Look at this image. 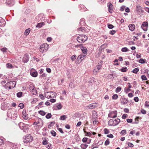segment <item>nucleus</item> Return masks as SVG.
Wrapping results in <instances>:
<instances>
[{"label": "nucleus", "instance_id": "obj_9", "mask_svg": "<svg viewBox=\"0 0 149 149\" xmlns=\"http://www.w3.org/2000/svg\"><path fill=\"white\" fill-rule=\"evenodd\" d=\"M96 104L95 103H92L89 104L88 106L86 107V109H91L95 108L96 107Z\"/></svg>", "mask_w": 149, "mask_h": 149}, {"label": "nucleus", "instance_id": "obj_46", "mask_svg": "<svg viewBox=\"0 0 149 149\" xmlns=\"http://www.w3.org/2000/svg\"><path fill=\"white\" fill-rule=\"evenodd\" d=\"M2 51L3 53H4L5 52H6L7 51V49L6 48H1L0 49Z\"/></svg>", "mask_w": 149, "mask_h": 149}, {"label": "nucleus", "instance_id": "obj_42", "mask_svg": "<svg viewBox=\"0 0 149 149\" xmlns=\"http://www.w3.org/2000/svg\"><path fill=\"white\" fill-rule=\"evenodd\" d=\"M128 51V49L126 47H124L121 49V51L123 52H127Z\"/></svg>", "mask_w": 149, "mask_h": 149}, {"label": "nucleus", "instance_id": "obj_3", "mask_svg": "<svg viewBox=\"0 0 149 149\" xmlns=\"http://www.w3.org/2000/svg\"><path fill=\"white\" fill-rule=\"evenodd\" d=\"M113 114H114V115L113 116L114 118L112 119V125L115 126L118 124L120 122V120L118 118H114L117 116V113L116 111H113V113H112Z\"/></svg>", "mask_w": 149, "mask_h": 149}, {"label": "nucleus", "instance_id": "obj_13", "mask_svg": "<svg viewBox=\"0 0 149 149\" xmlns=\"http://www.w3.org/2000/svg\"><path fill=\"white\" fill-rule=\"evenodd\" d=\"M30 73L31 76L34 77H36L38 75V72L35 70H31L30 72Z\"/></svg>", "mask_w": 149, "mask_h": 149}, {"label": "nucleus", "instance_id": "obj_24", "mask_svg": "<svg viewBox=\"0 0 149 149\" xmlns=\"http://www.w3.org/2000/svg\"><path fill=\"white\" fill-rule=\"evenodd\" d=\"M56 107L58 110L61 109L62 107V106L60 103H58L56 104Z\"/></svg>", "mask_w": 149, "mask_h": 149}, {"label": "nucleus", "instance_id": "obj_60", "mask_svg": "<svg viewBox=\"0 0 149 149\" xmlns=\"http://www.w3.org/2000/svg\"><path fill=\"white\" fill-rule=\"evenodd\" d=\"M50 101L52 103H54L56 102V100L55 99H52L50 100Z\"/></svg>", "mask_w": 149, "mask_h": 149}, {"label": "nucleus", "instance_id": "obj_41", "mask_svg": "<svg viewBox=\"0 0 149 149\" xmlns=\"http://www.w3.org/2000/svg\"><path fill=\"white\" fill-rule=\"evenodd\" d=\"M121 89V88L120 87H118L116 90V92L117 93H118L120 92Z\"/></svg>", "mask_w": 149, "mask_h": 149}, {"label": "nucleus", "instance_id": "obj_34", "mask_svg": "<svg viewBox=\"0 0 149 149\" xmlns=\"http://www.w3.org/2000/svg\"><path fill=\"white\" fill-rule=\"evenodd\" d=\"M55 122H54V121L51 122L50 123V124H49L48 126V128H50L52 126L54 125L55 124Z\"/></svg>", "mask_w": 149, "mask_h": 149}, {"label": "nucleus", "instance_id": "obj_51", "mask_svg": "<svg viewBox=\"0 0 149 149\" xmlns=\"http://www.w3.org/2000/svg\"><path fill=\"white\" fill-rule=\"evenodd\" d=\"M109 140L108 139H107L105 141V145L106 146H107L109 145Z\"/></svg>", "mask_w": 149, "mask_h": 149}, {"label": "nucleus", "instance_id": "obj_14", "mask_svg": "<svg viewBox=\"0 0 149 149\" xmlns=\"http://www.w3.org/2000/svg\"><path fill=\"white\" fill-rule=\"evenodd\" d=\"M128 27L130 30L132 31H134L135 29V25L134 24H130L129 25Z\"/></svg>", "mask_w": 149, "mask_h": 149}, {"label": "nucleus", "instance_id": "obj_39", "mask_svg": "<svg viewBox=\"0 0 149 149\" xmlns=\"http://www.w3.org/2000/svg\"><path fill=\"white\" fill-rule=\"evenodd\" d=\"M131 90L127 87H126L125 88V92L127 93L130 91Z\"/></svg>", "mask_w": 149, "mask_h": 149}, {"label": "nucleus", "instance_id": "obj_25", "mask_svg": "<svg viewBox=\"0 0 149 149\" xmlns=\"http://www.w3.org/2000/svg\"><path fill=\"white\" fill-rule=\"evenodd\" d=\"M67 118V117L65 115H63L62 116H61L60 118V120H65L66 118Z\"/></svg>", "mask_w": 149, "mask_h": 149}, {"label": "nucleus", "instance_id": "obj_50", "mask_svg": "<svg viewBox=\"0 0 149 149\" xmlns=\"http://www.w3.org/2000/svg\"><path fill=\"white\" fill-rule=\"evenodd\" d=\"M141 78L143 80H146L147 79L145 75H142Z\"/></svg>", "mask_w": 149, "mask_h": 149}, {"label": "nucleus", "instance_id": "obj_56", "mask_svg": "<svg viewBox=\"0 0 149 149\" xmlns=\"http://www.w3.org/2000/svg\"><path fill=\"white\" fill-rule=\"evenodd\" d=\"M127 144L128 146L131 147H133L134 146L133 144L130 143L128 142L127 143Z\"/></svg>", "mask_w": 149, "mask_h": 149}, {"label": "nucleus", "instance_id": "obj_30", "mask_svg": "<svg viewBox=\"0 0 149 149\" xmlns=\"http://www.w3.org/2000/svg\"><path fill=\"white\" fill-rule=\"evenodd\" d=\"M24 125V124L22 123H20L19 124V126L20 128L24 130V127H23Z\"/></svg>", "mask_w": 149, "mask_h": 149}, {"label": "nucleus", "instance_id": "obj_55", "mask_svg": "<svg viewBox=\"0 0 149 149\" xmlns=\"http://www.w3.org/2000/svg\"><path fill=\"white\" fill-rule=\"evenodd\" d=\"M127 117V115L126 114H124L122 116V118L123 119L126 118Z\"/></svg>", "mask_w": 149, "mask_h": 149}, {"label": "nucleus", "instance_id": "obj_18", "mask_svg": "<svg viewBox=\"0 0 149 149\" xmlns=\"http://www.w3.org/2000/svg\"><path fill=\"white\" fill-rule=\"evenodd\" d=\"M141 7L139 5H137L136 6V10L138 12H140L141 11Z\"/></svg>", "mask_w": 149, "mask_h": 149}, {"label": "nucleus", "instance_id": "obj_45", "mask_svg": "<svg viewBox=\"0 0 149 149\" xmlns=\"http://www.w3.org/2000/svg\"><path fill=\"white\" fill-rule=\"evenodd\" d=\"M39 113L40 115H41L43 116L45 115V114H46V113L44 112V111H39Z\"/></svg>", "mask_w": 149, "mask_h": 149}, {"label": "nucleus", "instance_id": "obj_16", "mask_svg": "<svg viewBox=\"0 0 149 149\" xmlns=\"http://www.w3.org/2000/svg\"><path fill=\"white\" fill-rule=\"evenodd\" d=\"M5 3L7 5H8L10 6H11L14 4L13 2L11 1L10 0H6Z\"/></svg>", "mask_w": 149, "mask_h": 149}, {"label": "nucleus", "instance_id": "obj_29", "mask_svg": "<svg viewBox=\"0 0 149 149\" xmlns=\"http://www.w3.org/2000/svg\"><path fill=\"white\" fill-rule=\"evenodd\" d=\"M139 62L141 63H143L146 62V60L143 58H141L139 60Z\"/></svg>", "mask_w": 149, "mask_h": 149}, {"label": "nucleus", "instance_id": "obj_15", "mask_svg": "<svg viewBox=\"0 0 149 149\" xmlns=\"http://www.w3.org/2000/svg\"><path fill=\"white\" fill-rule=\"evenodd\" d=\"M22 117L25 119H27L28 118V115L26 113V111L25 110H23L22 113Z\"/></svg>", "mask_w": 149, "mask_h": 149}, {"label": "nucleus", "instance_id": "obj_37", "mask_svg": "<svg viewBox=\"0 0 149 149\" xmlns=\"http://www.w3.org/2000/svg\"><path fill=\"white\" fill-rule=\"evenodd\" d=\"M0 26H3L4 23L3 24L2 22H4V20L2 18H0Z\"/></svg>", "mask_w": 149, "mask_h": 149}, {"label": "nucleus", "instance_id": "obj_49", "mask_svg": "<svg viewBox=\"0 0 149 149\" xmlns=\"http://www.w3.org/2000/svg\"><path fill=\"white\" fill-rule=\"evenodd\" d=\"M76 55H73L71 56V58L72 61H73L76 59Z\"/></svg>", "mask_w": 149, "mask_h": 149}, {"label": "nucleus", "instance_id": "obj_64", "mask_svg": "<svg viewBox=\"0 0 149 149\" xmlns=\"http://www.w3.org/2000/svg\"><path fill=\"white\" fill-rule=\"evenodd\" d=\"M145 11L149 13V8L146 7L144 8Z\"/></svg>", "mask_w": 149, "mask_h": 149}, {"label": "nucleus", "instance_id": "obj_23", "mask_svg": "<svg viewBox=\"0 0 149 149\" xmlns=\"http://www.w3.org/2000/svg\"><path fill=\"white\" fill-rule=\"evenodd\" d=\"M30 32V29H27L24 32V34L26 36H27L29 35Z\"/></svg>", "mask_w": 149, "mask_h": 149}, {"label": "nucleus", "instance_id": "obj_48", "mask_svg": "<svg viewBox=\"0 0 149 149\" xmlns=\"http://www.w3.org/2000/svg\"><path fill=\"white\" fill-rule=\"evenodd\" d=\"M51 133L52 135L54 136H55L56 135V132L53 130L51 132Z\"/></svg>", "mask_w": 149, "mask_h": 149}, {"label": "nucleus", "instance_id": "obj_57", "mask_svg": "<svg viewBox=\"0 0 149 149\" xmlns=\"http://www.w3.org/2000/svg\"><path fill=\"white\" fill-rule=\"evenodd\" d=\"M145 107H148L149 106V101H146L145 102Z\"/></svg>", "mask_w": 149, "mask_h": 149}, {"label": "nucleus", "instance_id": "obj_7", "mask_svg": "<svg viewBox=\"0 0 149 149\" xmlns=\"http://www.w3.org/2000/svg\"><path fill=\"white\" fill-rule=\"evenodd\" d=\"M37 127H38L40 128L43 125V121L41 119H38L37 121Z\"/></svg>", "mask_w": 149, "mask_h": 149}, {"label": "nucleus", "instance_id": "obj_17", "mask_svg": "<svg viewBox=\"0 0 149 149\" xmlns=\"http://www.w3.org/2000/svg\"><path fill=\"white\" fill-rule=\"evenodd\" d=\"M49 48V47L48 45L47 44H44L43 45H42L40 47V49H43V48H46L48 49Z\"/></svg>", "mask_w": 149, "mask_h": 149}, {"label": "nucleus", "instance_id": "obj_43", "mask_svg": "<svg viewBox=\"0 0 149 149\" xmlns=\"http://www.w3.org/2000/svg\"><path fill=\"white\" fill-rule=\"evenodd\" d=\"M69 86L71 88H74L75 87V86L72 83H70L69 84Z\"/></svg>", "mask_w": 149, "mask_h": 149}, {"label": "nucleus", "instance_id": "obj_1", "mask_svg": "<svg viewBox=\"0 0 149 149\" xmlns=\"http://www.w3.org/2000/svg\"><path fill=\"white\" fill-rule=\"evenodd\" d=\"M87 40V36L84 35H79L77 37V40L78 42L80 43L84 42Z\"/></svg>", "mask_w": 149, "mask_h": 149}, {"label": "nucleus", "instance_id": "obj_63", "mask_svg": "<svg viewBox=\"0 0 149 149\" xmlns=\"http://www.w3.org/2000/svg\"><path fill=\"white\" fill-rule=\"evenodd\" d=\"M58 131L62 134L64 133V132L62 130V129L61 128H58Z\"/></svg>", "mask_w": 149, "mask_h": 149}, {"label": "nucleus", "instance_id": "obj_54", "mask_svg": "<svg viewBox=\"0 0 149 149\" xmlns=\"http://www.w3.org/2000/svg\"><path fill=\"white\" fill-rule=\"evenodd\" d=\"M87 139L88 138H87L84 137L82 139V141L83 142L85 143L87 141Z\"/></svg>", "mask_w": 149, "mask_h": 149}, {"label": "nucleus", "instance_id": "obj_21", "mask_svg": "<svg viewBox=\"0 0 149 149\" xmlns=\"http://www.w3.org/2000/svg\"><path fill=\"white\" fill-rule=\"evenodd\" d=\"M88 145L87 144H82L80 146L82 149H85L88 147Z\"/></svg>", "mask_w": 149, "mask_h": 149}, {"label": "nucleus", "instance_id": "obj_20", "mask_svg": "<svg viewBox=\"0 0 149 149\" xmlns=\"http://www.w3.org/2000/svg\"><path fill=\"white\" fill-rule=\"evenodd\" d=\"M30 91L33 95H36L37 93V91L35 88L32 89V90H30Z\"/></svg>", "mask_w": 149, "mask_h": 149}, {"label": "nucleus", "instance_id": "obj_58", "mask_svg": "<svg viewBox=\"0 0 149 149\" xmlns=\"http://www.w3.org/2000/svg\"><path fill=\"white\" fill-rule=\"evenodd\" d=\"M43 15L42 14H40L38 15V19H39L40 20H41L42 21V20H43V19H41V18H40V17H43Z\"/></svg>", "mask_w": 149, "mask_h": 149}, {"label": "nucleus", "instance_id": "obj_22", "mask_svg": "<svg viewBox=\"0 0 149 149\" xmlns=\"http://www.w3.org/2000/svg\"><path fill=\"white\" fill-rule=\"evenodd\" d=\"M83 130L84 131V132L86 133V136H89L90 137L92 135V132H87L84 129H83Z\"/></svg>", "mask_w": 149, "mask_h": 149}, {"label": "nucleus", "instance_id": "obj_11", "mask_svg": "<svg viewBox=\"0 0 149 149\" xmlns=\"http://www.w3.org/2000/svg\"><path fill=\"white\" fill-rule=\"evenodd\" d=\"M16 84V83L15 81H10L6 84V86H8V85L12 86V88H14Z\"/></svg>", "mask_w": 149, "mask_h": 149}, {"label": "nucleus", "instance_id": "obj_33", "mask_svg": "<svg viewBox=\"0 0 149 149\" xmlns=\"http://www.w3.org/2000/svg\"><path fill=\"white\" fill-rule=\"evenodd\" d=\"M22 94V92H19L17 94V96L18 97H21Z\"/></svg>", "mask_w": 149, "mask_h": 149}, {"label": "nucleus", "instance_id": "obj_59", "mask_svg": "<svg viewBox=\"0 0 149 149\" xmlns=\"http://www.w3.org/2000/svg\"><path fill=\"white\" fill-rule=\"evenodd\" d=\"M46 71L49 73H50L51 72V70L49 68H46Z\"/></svg>", "mask_w": 149, "mask_h": 149}, {"label": "nucleus", "instance_id": "obj_10", "mask_svg": "<svg viewBox=\"0 0 149 149\" xmlns=\"http://www.w3.org/2000/svg\"><path fill=\"white\" fill-rule=\"evenodd\" d=\"M29 56L27 54H25L23 58L22 61L24 63H27L29 60Z\"/></svg>", "mask_w": 149, "mask_h": 149}, {"label": "nucleus", "instance_id": "obj_47", "mask_svg": "<svg viewBox=\"0 0 149 149\" xmlns=\"http://www.w3.org/2000/svg\"><path fill=\"white\" fill-rule=\"evenodd\" d=\"M139 71V69L137 68H135L133 70V72L134 73H136Z\"/></svg>", "mask_w": 149, "mask_h": 149}, {"label": "nucleus", "instance_id": "obj_53", "mask_svg": "<svg viewBox=\"0 0 149 149\" xmlns=\"http://www.w3.org/2000/svg\"><path fill=\"white\" fill-rule=\"evenodd\" d=\"M126 134V132L125 130H123L121 131L120 134L122 135H124Z\"/></svg>", "mask_w": 149, "mask_h": 149}, {"label": "nucleus", "instance_id": "obj_35", "mask_svg": "<svg viewBox=\"0 0 149 149\" xmlns=\"http://www.w3.org/2000/svg\"><path fill=\"white\" fill-rule=\"evenodd\" d=\"M118 95L116 94H114L112 96V99L114 100H116L118 98Z\"/></svg>", "mask_w": 149, "mask_h": 149}, {"label": "nucleus", "instance_id": "obj_44", "mask_svg": "<svg viewBox=\"0 0 149 149\" xmlns=\"http://www.w3.org/2000/svg\"><path fill=\"white\" fill-rule=\"evenodd\" d=\"M48 49L47 48L46 49V48H43L42 49H40V51L42 52H43L47 51Z\"/></svg>", "mask_w": 149, "mask_h": 149}, {"label": "nucleus", "instance_id": "obj_32", "mask_svg": "<svg viewBox=\"0 0 149 149\" xmlns=\"http://www.w3.org/2000/svg\"><path fill=\"white\" fill-rule=\"evenodd\" d=\"M127 68L126 67H123L122 68L120 69L119 70L123 72H126L127 71Z\"/></svg>", "mask_w": 149, "mask_h": 149}, {"label": "nucleus", "instance_id": "obj_28", "mask_svg": "<svg viewBox=\"0 0 149 149\" xmlns=\"http://www.w3.org/2000/svg\"><path fill=\"white\" fill-rule=\"evenodd\" d=\"M128 102L127 100L125 98L123 99L122 101V103L123 104H125L127 103Z\"/></svg>", "mask_w": 149, "mask_h": 149}, {"label": "nucleus", "instance_id": "obj_38", "mask_svg": "<svg viewBox=\"0 0 149 149\" xmlns=\"http://www.w3.org/2000/svg\"><path fill=\"white\" fill-rule=\"evenodd\" d=\"M118 61L117 59L115 60L114 61L113 65H119V64L118 63Z\"/></svg>", "mask_w": 149, "mask_h": 149}, {"label": "nucleus", "instance_id": "obj_19", "mask_svg": "<svg viewBox=\"0 0 149 149\" xmlns=\"http://www.w3.org/2000/svg\"><path fill=\"white\" fill-rule=\"evenodd\" d=\"M45 25V23L44 22H40L38 23L37 24L36 26V27L40 28Z\"/></svg>", "mask_w": 149, "mask_h": 149}, {"label": "nucleus", "instance_id": "obj_2", "mask_svg": "<svg viewBox=\"0 0 149 149\" xmlns=\"http://www.w3.org/2000/svg\"><path fill=\"white\" fill-rule=\"evenodd\" d=\"M44 95L45 97L48 99L55 97L56 95V93L53 91L47 92L45 93Z\"/></svg>", "mask_w": 149, "mask_h": 149}, {"label": "nucleus", "instance_id": "obj_31", "mask_svg": "<svg viewBox=\"0 0 149 149\" xmlns=\"http://www.w3.org/2000/svg\"><path fill=\"white\" fill-rule=\"evenodd\" d=\"M6 66L7 68H13V67L12 65V64L10 63H8L7 64Z\"/></svg>", "mask_w": 149, "mask_h": 149}, {"label": "nucleus", "instance_id": "obj_40", "mask_svg": "<svg viewBox=\"0 0 149 149\" xmlns=\"http://www.w3.org/2000/svg\"><path fill=\"white\" fill-rule=\"evenodd\" d=\"M104 133L105 134H107L109 133V131L108 130L107 128H105L104 129Z\"/></svg>", "mask_w": 149, "mask_h": 149}, {"label": "nucleus", "instance_id": "obj_4", "mask_svg": "<svg viewBox=\"0 0 149 149\" xmlns=\"http://www.w3.org/2000/svg\"><path fill=\"white\" fill-rule=\"evenodd\" d=\"M32 140L33 137L30 134H28L24 138L23 141L24 143H28L31 142Z\"/></svg>", "mask_w": 149, "mask_h": 149}, {"label": "nucleus", "instance_id": "obj_5", "mask_svg": "<svg viewBox=\"0 0 149 149\" xmlns=\"http://www.w3.org/2000/svg\"><path fill=\"white\" fill-rule=\"evenodd\" d=\"M85 56L83 54H81L77 58L76 62L77 63L79 64L85 58Z\"/></svg>", "mask_w": 149, "mask_h": 149}, {"label": "nucleus", "instance_id": "obj_27", "mask_svg": "<svg viewBox=\"0 0 149 149\" xmlns=\"http://www.w3.org/2000/svg\"><path fill=\"white\" fill-rule=\"evenodd\" d=\"M111 3H109L108 4V10L110 13H111Z\"/></svg>", "mask_w": 149, "mask_h": 149}, {"label": "nucleus", "instance_id": "obj_61", "mask_svg": "<svg viewBox=\"0 0 149 149\" xmlns=\"http://www.w3.org/2000/svg\"><path fill=\"white\" fill-rule=\"evenodd\" d=\"M141 113L143 114H145L146 113V111L143 109H142L141 111Z\"/></svg>", "mask_w": 149, "mask_h": 149}, {"label": "nucleus", "instance_id": "obj_12", "mask_svg": "<svg viewBox=\"0 0 149 149\" xmlns=\"http://www.w3.org/2000/svg\"><path fill=\"white\" fill-rule=\"evenodd\" d=\"M81 49L83 53V54L86 56L87 52V49L85 47L82 46L81 47Z\"/></svg>", "mask_w": 149, "mask_h": 149}, {"label": "nucleus", "instance_id": "obj_26", "mask_svg": "<svg viewBox=\"0 0 149 149\" xmlns=\"http://www.w3.org/2000/svg\"><path fill=\"white\" fill-rule=\"evenodd\" d=\"M29 88L30 91V90H32V89L35 88V87L33 85L31 84L29 85Z\"/></svg>", "mask_w": 149, "mask_h": 149}, {"label": "nucleus", "instance_id": "obj_8", "mask_svg": "<svg viewBox=\"0 0 149 149\" xmlns=\"http://www.w3.org/2000/svg\"><path fill=\"white\" fill-rule=\"evenodd\" d=\"M102 67L101 65L98 63V65L96 68H95L93 70V73L94 74H96L97 72H99V70Z\"/></svg>", "mask_w": 149, "mask_h": 149}, {"label": "nucleus", "instance_id": "obj_36", "mask_svg": "<svg viewBox=\"0 0 149 149\" xmlns=\"http://www.w3.org/2000/svg\"><path fill=\"white\" fill-rule=\"evenodd\" d=\"M52 115L50 113H48L46 116V118L47 119H49L51 118Z\"/></svg>", "mask_w": 149, "mask_h": 149}, {"label": "nucleus", "instance_id": "obj_62", "mask_svg": "<svg viewBox=\"0 0 149 149\" xmlns=\"http://www.w3.org/2000/svg\"><path fill=\"white\" fill-rule=\"evenodd\" d=\"M125 8V7L124 6H122L120 8V10L121 11H123L124 10V9Z\"/></svg>", "mask_w": 149, "mask_h": 149}, {"label": "nucleus", "instance_id": "obj_52", "mask_svg": "<svg viewBox=\"0 0 149 149\" xmlns=\"http://www.w3.org/2000/svg\"><path fill=\"white\" fill-rule=\"evenodd\" d=\"M19 106L20 107L21 109H22L24 107V104L23 103H20L19 104Z\"/></svg>", "mask_w": 149, "mask_h": 149}, {"label": "nucleus", "instance_id": "obj_6", "mask_svg": "<svg viewBox=\"0 0 149 149\" xmlns=\"http://www.w3.org/2000/svg\"><path fill=\"white\" fill-rule=\"evenodd\" d=\"M148 26V23L147 21L143 22L141 25V28L145 31H146L147 30Z\"/></svg>", "mask_w": 149, "mask_h": 149}]
</instances>
